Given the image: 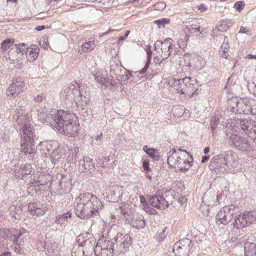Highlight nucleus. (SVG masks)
I'll use <instances>...</instances> for the list:
<instances>
[{
    "instance_id": "7c9ffc66",
    "label": "nucleus",
    "mask_w": 256,
    "mask_h": 256,
    "mask_svg": "<svg viewBox=\"0 0 256 256\" xmlns=\"http://www.w3.org/2000/svg\"><path fill=\"white\" fill-rule=\"evenodd\" d=\"M227 37L224 38V41L221 45L220 49L219 50L220 54L224 58H227L228 52L230 50V46L228 44V42L226 40Z\"/></svg>"
},
{
    "instance_id": "72a5a7b5",
    "label": "nucleus",
    "mask_w": 256,
    "mask_h": 256,
    "mask_svg": "<svg viewBox=\"0 0 256 256\" xmlns=\"http://www.w3.org/2000/svg\"><path fill=\"white\" fill-rule=\"evenodd\" d=\"M116 242L114 241V238L111 240H105L103 248H106L107 250H110L112 252H116Z\"/></svg>"
},
{
    "instance_id": "e2e57ef3",
    "label": "nucleus",
    "mask_w": 256,
    "mask_h": 256,
    "mask_svg": "<svg viewBox=\"0 0 256 256\" xmlns=\"http://www.w3.org/2000/svg\"><path fill=\"white\" fill-rule=\"evenodd\" d=\"M8 232V230H6V229H3L0 230V235L2 237L4 238V239H6L8 238V236L7 234H6V232Z\"/></svg>"
},
{
    "instance_id": "f8f14e48",
    "label": "nucleus",
    "mask_w": 256,
    "mask_h": 256,
    "mask_svg": "<svg viewBox=\"0 0 256 256\" xmlns=\"http://www.w3.org/2000/svg\"><path fill=\"white\" fill-rule=\"evenodd\" d=\"M85 235L86 236H84V238H86V239L81 242L80 241V243L82 247L84 248L86 256H89L91 255L94 252H95L96 248H94V245L96 240L90 233H86Z\"/></svg>"
},
{
    "instance_id": "c756f323",
    "label": "nucleus",
    "mask_w": 256,
    "mask_h": 256,
    "mask_svg": "<svg viewBox=\"0 0 256 256\" xmlns=\"http://www.w3.org/2000/svg\"><path fill=\"white\" fill-rule=\"evenodd\" d=\"M112 251L107 250L106 248H100L98 246H96V250H95L96 256H112Z\"/></svg>"
},
{
    "instance_id": "c9c22d12",
    "label": "nucleus",
    "mask_w": 256,
    "mask_h": 256,
    "mask_svg": "<svg viewBox=\"0 0 256 256\" xmlns=\"http://www.w3.org/2000/svg\"><path fill=\"white\" fill-rule=\"evenodd\" d=\"M15 40L14 38H7L3 40L1 44V48L3 50H6L12 46Z\"/></svg>"
},
{
    "instance_id": "052dcab7",
    "label": "nucleus",
    "mask_w": 256,
    "mask_h": 256,
    "mask_svg": "<svg viewBox=\"0 0 256 256\" xmlns=\"http://www.w3.org/2000/svg\"><path fill=\"white\" fill-rule=\"evenodd\" d=\"M150 62V61H148V60H147L146 63V64H145L144 66V68H142L140 71V74H144L146 72L147 70L148 69V68L149 67Z\"/></svg>"
},
{
    "instance_id": "5fc2aeb1",
    "label": "nucleus",
    "mask_w": 256,
    "mask_h": 256,
    "mask_svg": "<svg viewBox=\"0 0 256 256\" xmlns=\"http://www.w3.org/2000/svg\"><path fill=\"white\" fill-rule=\"evenodd\" d=\"M140 200L142 204H143V206H144V209L146 212H148V206L146 201L145 198L144 196H140Z\"/></svg>"
},
{
    "instance_id": "6ab92c4d",
    "label": "nucleus",
    "mask_w": 256,
    "mask_h": 256,
    "mask_svg": "<svg viewBox=\"0 0 256 256\" xmlns=\"http://www.w3.org/2000/svg\"><path fill=\"white\" fill-rule=\"evenodd\" d=\"M84 236L83 234L80 235L77 238L78 242L74 244L72 250V256H86L84 248L82 247L80 241L81 240V238H84Z\"/></svg>"
},
{
    "instance_id": "f3484780",
    "label": "nucleus",
    "mask_w": 256,
    "mask_h": 256,
    "mask_svg": "<svg viewBox=\"0 0 256 256\" xmlns=\"http://www.w3.org/2000/svg\"><path fill=\"white\" fill-rule=\"evenodd\" d=\"M28 210L30 214L34 216H42L45 213V209L40 202H32L28 204Z\"/></svg>"
},
{
    "instance_id": "49530a36",
    "label": "nucleus",
    "mask_w": 256,
    "mask_h": 256,
    "mask_svg": "<svg viewBox=\"0 0 256 256\" xmlns=\"http://www.w3.org/2000/svg\"><path fill=\"white\" fill-rule=\"evenodd\" d=\"M244 2L240 0L234 3V8L238 12H240L244 9Z\"/></svg>"
},
{
    "instance_id": "bb28decb",
    "label": "nucleus",
    "mask_w": 256,
    "mask_h": 256,
    "mask_svg": "<svg viewBox=\"0 0 256 256\" xmlns=\"http://www.w3.org/2000/svg\"><path fill=\"white\" fill-rule=\"evenodd\" d=\"M232 224L234 228L239 230L248 226L247 224H246L245 219H244V216H242V214H240L238 217L236 216Z\"/></svg>"
},
{
    "instance_id": "4be33fe9",
    "label": "nucleus",
    "mask_w": 256,
    "mask_h": 256,
    "mask_svg": "<svg viewBox=\"0 0 256 256\" xmlns=\"http://www.w3.org/2000/svg\"><path fill=\"white\" fill-rule=\"evenodd\" d=\"M242 216H244L246 220V224H247L248 226L253 224L256 222V211L244 212L242 214Z\"/></svg>"
},
{
    "instance_id": "79ce46f5",
    "label": "nucleus",
    "mask_w": 256,
    "mask_h": 256,
    "mask_svg": "<svg viewBox=\"0 0 256 256\" xmlns=\"http://www.w3.org/2000/svg\"><path fill=\"white\" fill-rule=\"evenodd\" d=\"M21 174L23 176L24 175L30 174L31 172V166L30 164H26L20 168Z\"/></svg>"
},
{
    "instance_id": "a18cd8bd",
    "label": "nucleus",
    "mask_w": 256,
    "mask_h": 256,
    "mask_svg": "<svg viewBox=\"0 0 256 256\" xmlns=\"http://www.w3.org/2000/svg\"><path fill=\"white\" fill-rule=\"evenodd\" d=\"M146 150V152L149 156L152 157V158H154L156 160V157L158 156V152L156 150L150 148H147V150Z\"/></svg>"
},
{
    "instance_id": "6e6552de",
    "label": "nucleus",
    "mask_w": 256,
    "mask_h": 256,
    "mask_svg": "<svg viewBox=\"0 0 256 256\" xmlns=\"http://www.w3.org/2000/svg\"><path fill=\"white\" fill-rule=\"evenodd\" d=\"M193 245L190 240L184 238L174 244L173 250L178 256H188Z\"/></svg>"
},
{
    "instance_id": "c85d7f7f",
    "label": "nucleus",
    "mask_w": 256,
    "mask_h": 256,
    "mask_svg": "<svg viewBox=\"0 0 256 256\" xmlns=\"http://www.w3.org/2000/svg\"><path fill=\"white\" fill-rule=\"evenodd\" d=\"M122 68V66L118 62H111L110 64V72L112 74L120 75Z\"/></svg>"
},
{
    "instance_id": "b1692460",
    "label": "nucleus",
    "mask_w": 256,
    "mask_h": 256,
    "mask_svg": "<svg viewBox=\"0 0 256 256\" xmlns=\"http://www.w3.org/2000/svg\"><path fill=\"white\" fill-rule=\"evenodd\" d=\"M131 224L133 227L138 228H142L145 226L144 218L142 216H134L132 218Z\"/></svg>"
},
{
    "instance_id": "0eeeda50",
    "label": "nucleus",
    "mask_w": 256,
    "mask_h": 256,
    "mask_svg": "<svg viewBox=\"0 0 256 256\" xmlns=\"http://www.w3.org/2000/svg\"><path fill=\"white\" fill-rule=\"evenodd\" d=\"M26 90L25 83L20 77L13 78L12 84L6 91V95L12 98H16Z\"/></svg>"
},
{
    "instance_id": "4468645a",
    "label": "nucleus",
    "mask_w": 256,
    "mask_h": 256,
    "mask_svg": "<svg viewBox=\"0 0 256 256\" xmlns=\"http://www.w3.org/2000/svg\"><path fill=\"white\" fill-rule=\"evenodd\" d=\"M25 110L24 106H20L18 108H16L14 110V118L16 120V122L20 126V128L22 130V123H25L26 122H32L28 118L26 114H24Z\"/></svg>"
},
{
    "instance_id": "5701e85b",
    "label": "nucleus",
    "mask_w": 256,
    "mask_h": 256,
    "mask_svg": "<svg viewBox=\"0 0 256 256\" xmlns=\"http://www.w3.org/2000/svg\"><path fill=\"white\" fill-rule=\"evenodd\" d=\"M244 249L246 256H256V244L246 242Z\"/></svg>"
},
{
    "instance_id": "0e129e2a",
    "label": "nucleus",
    "mask_w": 256,
    "mask_h": 256,
    "mask_svg": "<svg viewBox=\"0 0 256 256\" xmlns=\"http://www.w3.org/2000/svg\"><path fill=\"white\" fill-rule=\"evenodd\" d=\"M250 30L247 29L246 27L241 26L238 33L240 34H250L249 32Z\"/></svg>"
},
{
    "instance_id": "cd10ccee",
    "label": "nucleus",
    "mask_w": 256,
    "mask_h": 256,
    "mask_svg": "<svg viewBox=\"0 0 256 256\" xmlns=\"http://www.w3.org/2000/svg\"><path fill=\"white\" fill-rule=\"evenodd\" d=\"M96 46V42L91 38L88 42L82 44L81 46V50L84 53L89 52L93 50Z\"/></svg>"
},
{
    "instance_id": "338daca9",
    "label": "nucleus",
    "mask_w": 256,
    "mask_h": 256,
    "mask_svg": "<svg viewBox=\"0 0 256 256\" xmlns=\"http://www.w3.org/2000/svg\"><path fill=\"white\" fill-rule=\"evenodd\" d=\"M159 56H157L155 57L154 58V62L156 64H160L162 63V61L164 60H162V58H158Z\"/></svg>"
},
{
    "instance_id": "412c9836",
    "label": "nucleus",
    "mask_w": 256,
    "mask_h": 256,
    "mask_svg": "<svg viewBox=\"0 0 256 256\" xmlns=\"http://www.w3.org/2000/svg\"><path fill=\"white\" fill-rule=\"evenodd\" d=\"M94 79L102 87L104 86V88L113 86L112 83L110 82L109 84V78L105 77L100 72H96L94 75Z\"/></svg>"
},
{
    "instance_id": "1a4fd4ad",
    "label": "nucleus",
    "mask_w": 256,
    "mask_h": 256,
    "mask_svg": "<svg viewBox=\"0 0 256 256\" xmlns=\"http://www.w3.org/2000/svg\"><path fill=\"white\" fill-rule=\"evenodd\" d=\"M172 40L170 38H166L164 41L157 40L154 44V50L157 51V48L161 46V58L162 60H166L168 58L172 52L175 46L172 43Z\"/></svg>"
},
{
    "instance_id": "37998d69",
    "label": "nucleus",
    "mask_w": 256,
    "mask_h": 256,
    "mask_svg": "<svg viewBox=\"0 0 256 256\" xmlns=\"http://www.w3.org/2000/svg\"><path fill=\"white\" fill-rule=\"evenodd\" d=\"M250 124V122L247 119H244L240 120V125L242 127V129L244 130L249 131L248 128L250 127L249 124Z\"/></svg>"
},
{
    "instance_id": "7ed1b4c3",
    "label": "nucleus",
    "mask_w": 256,
    "mask_h": 256,
    "mask_svg": "<svg viewBox=\"0 0 256 256\" xmlns=\"http://www.w3.org/2000/svg\"><path fill=\"white\" fill-rule=\"evenodd\" d=\"M32 122H28L22 123L21 134L20 152L25 154H29L32 158L36 153L34 140Z\"/></svg>"
},
{
    "instance_id": "69168bd1",
    "label": "nucleus",
    "mask_w": 256,
    "mask_h": 256,
    "mask_svg": "<svg viewBox=\"0 0 256 256\" xmlns=\"http://www.w3.org/2000/svg\"><path fill=\"white\" fill-rule=\"evenodd\" d=\"M148 50H147V52H146L147 58H148V61H150L151 57H152V52L150 50V46H148Z\"/></svg>"
},
{
    "instance_id": "13d9d810",
    "label": "nucleus",
    "mask_w": 256,
    "mask_h": 256,
    "mask_svg": "<svg viewBox=\"0 0 256 256\" xmlns=\"http://www.w3.org/2000/svg\"><path fill=\"white\" fill-rule=\"evenodd\" d=\"M150 62V61H148V60H147L146 63V64H145L144 66V68H142L140 71V74H144L146 72L147 70L148 69V68L149 67Z\"/></svg>"
},
{
    "instance_id": "ddd939ff",
    "label": "nucleus",
    "mask_w": 256,
    "mask_h": 256,
    "mask_svg": "<svg viewBox=\"0 0 256 256\" xmlns=\"http://www.w3.org/2000/svg\"><path fill=\"white\" fill-rule=\"evenodd\" d=\"M148 204L155 208L164 210L168 208V202L160 195L150 196L148 200Z\"/></svg>"
},
{
    "instance_id": "c03bdc74",
    "label": "nucleus",
    "mask_w": 256,
    "mask_h": 256,
    "mask_svg": "<svg viewBox=\"0 0 256 256\" xmlns=\"http://www.w3.org/2000/svg\"><path fill=\"white\" fill-rule=\"evenodd\" d=\"M188 31L190 33L194 34L196 35L200 34L202 32L200 31V26H197L196 25H192L188 28Z\"/></svg>"
},
{
    "instance_id": "2f4dec72",
    "label": "nucleus",
    "mask_w": 256,
    "mask_h": 256,
    "mask_svg": "<svg viewBox=\"0 0 256 256\" xmlns=\"http://www.w3.org/2000/svg\"><path fill=\"white\" fill-rule=\"evenodd\" d=\"M220 114L218 113L217 114H215V115L211 118L210 126L213 134L216 132V128L220 123Z\"/></svg>"
},
{
    "instance_id": "aec40b11",
    "label": "nucleus",
    "mask_w": 256,
    "mask_h": 256,
    "mask_svg": "<svg viewBox=\"0 0 256 256\" xmlns=\"http://www.w3.org/2000/svg\"><path fill=\"white\" fill-rule=\"evenodd\" d=\"M40 52L39 48L36 45H32L27 49L26 57L30 62H34L38 57Z\"/></svg>"
},
{
    "instance_id": "f03ea898",
    "label": "nucleus",
    "mask_w": 256,
    "mask_h": 256,
    "mask_svg": "<svg viewBox=\"0 0 256 256\" xmlns=\"http://www.w3.org/2000/svg\"><path fill=\"white\" fill-rule=\"evenodd\" d=\"M79 88L76 84H70L64 87L60 93V98L70 102L74 101L76 109L80 114L86 117L90 112V109L88 108V100L86 96H82Z\"/></svg>"
},
{
    "instance_id": "a211bd4d",
    "label": "nucleus",
    "mask_w": 256,
    "mask_h": 256,
    "mask_svg": "<svg viewBox=\"0 0 256 256\" xmlns=\"http://www.w3.org/2000/svg\"><path fill=\"white\" fill-rule=\"evenodd\" d=\"M36 110H33L32 112L35 115L37 116L38 119L42 123H45L50 122L52 120V116H49L47 114L48 111L45 108H38L36 110V114L35 113Z\"/></svg>"
},
{
    "instance_id": "f257e3e1",
    "label": "nucleus",
    "mask_w": 256,
    "mask_h": 256,
    "mask_svg": "<svg viewBox=\"0 0 256 256\" xmlns=\"http://www.w3.org/2000/svg\"><path fill=\"white\" fill-rule=\"evenodd\" d=\"M77 206L76 210V214L81 218H89L97 216L103 204L102 202L90 192H85L80 194L76 198Z\"/></svg>"
},
{
    "instance_id": "423d86ee",
    "label": "nucleus",
    "mask_w": 256,
    "mask_h": 256,
    "mask_svg": "<svg viewBox=\"0 0 256 256\" xmlns=\"http://www.w3.org/2000/svg\"><path fill=\"white\" fill-rule=\"evenodd\" d=\"M52 120L50 121L51 125L55 127L58 132L60 128L67 125V122L76 118V116L74 114L69 112L63 110H58L56 113L51 114Z\"/></svg>"
},
{
    "instance_id": "774afa93",
    "label": "nucleus",
    "mask_w": 256,
    "mask_h": 256,
    "mask_svg": "<svg viewBox=\"0 0 256 256\" xmlns=\"http://www.w3.org/2000/svg\"><path fill=\"white\" fill-rule=\"evenodd\" d=\"M44 99L42 95H38L36 97L34 98V100L36 102H42Z\"/></svg>"
},
{
    "instance_id": "39448f33",
    "label": "nucleus",
    "mask_w": 256,
    "mask_h": 256,
    "mask_svg": "<svg viewBox=\"0 0 256 256\" xmlns=\"http://www.w3.org/2000/svg\"><path fill=\"white\" fill-rule=\"evenodd\" d=\"M234 162L232 156L228 154H221L214 156L209 164L210 168L217 174H224L230 170Z\"/></svg>"
},
{
    "instance_id": "e433bc0d",
    "label": "nucleus",
    "mask_w": 256,
    "mask_h": 256,
    "mask_svg": "<svg viewBox=\"0 0 256 256\" xmlns=\"http://www.w3.org/2000/svg\"><path fill=\"white\" fill-rule=\"evenodd\" d=\"M166 228H164L162 230H158V231L154 236L155 239L157 241L159 242H162L164 239V238L168 234V232H166Z\"/></svg>"
},
{
    "instance_id": "473e14b6",
    "label": "nucleus",
    "mask_w": 256,
    "mask_h": 256,
    "mask_svg": "<svg viewBox=\"0 0 256 256\" xmlns=\"http://www.w3.org/2000/svg\"><path fill=\"white\" fill-rule=\"evenodd\" d=\"M10 232L11 233V239L15 244H18V240L22 236L20 231L18 230L12 228Z\"/></svg>"
},
{
    "instance_id": "09e8293b",
    "label": "nucleus",
    "mask_w": 256,
    "mask_h": 256,
    "mask_svg": "<svg viewBox=\"0 0 256 256\" xmlns=\"http://www.w3.org/2000/svg\"><path fill=\"white\" fill-rule=\"evenodd\" d=\"M54 142H46L45 146L48 151V154L49 155L54 150V148H55L54 146Z\"/></svg>"
},
{
    "instance_id": "58836bf2",
    "label": "nucleus",
    "mask_w": 256,
    "mask_h": 256,
    "mask_svg": "<svg viewBox=\"0 0 256 256\" xmlns=\"http://www.w3.org/2000/svg\"><path fill=\"white\" fill-rule=\"evenodd\" d=\"M54 146L55 148H54V150L50 154V156H51L52 158L54 160H58L60 158L59 156V146L57 142L54 141Z\"/></svg>"
},
{
    "instance_id": "4c0bfd02",
    "label": "nucleus",
    "mask_w": 256,
    "mask_h": 256,
    "mask_svg": "<svg viewBox=\"0 0 256 256\" xmlns=\"http://www.w3.org/2000/svg\"><path fill=\"white\" fill-rule=\"evenodd\" d=\"M71 216L72 213L70 212L62 214H60L58 216L56 217V220H55L56 223L62 224L64 222V220H68V218H70Z\"/></svg>"
},
{
    "instance_id": "dca6fc26",
    "label": "nucleus",
    "mask_w": 256,
    "mask_h": 256,
    "mask_svg": "<svg viewBox=\"0 0 256 256\" xmlns=\"http://www.w3.org/2000/svg\"><path fill=\"white\" fill-rule=\"evenodd\" d=\"M230 138L232 141V144L236 148L240 150H243L246 148L248 142L243 137L232 134L230 136Z\"/></svg>"
},
{
    "instance_id": "f704fd0d",
    "label": "nucleus",
    "mask_w": 256,
    "mask_h": 256,
    "mask_svg": "<svg viewBox=\"0 0 256 256\" xmlns=\"http://www.w3.org/2000/svg\"><path fill=\"white\" fill-rule=\"evenodd\" d=\"M28 48H27L26 44L24 43H21L20 44H16L14 45V48L16 50V52L18 54H20L21 55L26 53V54L27 49Z\"/></svg>"
},
{
    "instance_id": "603ef678",
    "label": "nucleus",
    "mask_w": 256,
    "mask_h": 256,
    "mask_svg": "<svg viewBox=\"0 0 256 256\" xmlns=\"http://www.w3.org/2000/svg\"><path fill=\"white\" fill-rule=\"evenodd\" d=\"M226 214V212L224 210H220L216 214V220L217 222H220V220H222L224 216H225V214Z\"/></svg>"
},
{
    "instance_id": "680f3d73",
    "label": "nucleus",
    "mask_w": 256,
    "mask_h": 256,
    "mask_svg": "<svg viewBox=\"0 0 256 256\" xmlns=\"http://www.w3.org/2000/svg\"><path fill=\"white\" fill-rule=\"evenodd\" d=\"M142 167L144 168V170H146L147 172L150 171V170L149 166V162L147 160L143 161Z\"/></svg>"
},
{
    "instance_id": "864d4df0",
    "label": "nucleus",
    "mask_w": 256,
    "mask_h": 256,
    "mask_svg": "<svg viewBox=\"0 0 256 256\" xmlns=\"http://www.w3.org/2000/svg\"><path fill=\"white\" fill-rule=\"evenodd\" d=\"M238 102L236 98H234L229 100L228 104L232 107V109H234L238 104Z\"/></svg>"
},
{
    "instance_id": "20e7f679",
    "label": "nucleus",
    "mask_w": 256,
    "mask_h": 256,
    "mask_svg": "<svg viewBox=\"0 0 256 256\" xmlns=\"http://www.w3.org/2000/svg\"><path fill=\"white\" fill-rule=\"evenodd\" d=\"M167 162L170 166L178 168L180 170L185 171L190 168L192 158L186 150L174 149L171 154L168 157Z\"/></svg>"
},
{
    "instance_id": "de8ad7c7",
    "label": "nucleus",
    "mask_w": 256,
    "mask_h": 256,
    "mask_svg": "<svg viewBox=\"0 0 256 256\" xmlns=\"http://www.w3.org/2000/svg\"><path fill=\"white\" fill-rule=\"evenodd\" d=\"M154 7L155 10H162L166 8V4L163 2H160L154 4Z\"/></svg>"
},
{
    "instance_id": "ea45409f",
    "label": "nucleus",
    "mask_w": 256,
    "mask_h": 256,
    "mask_svg": "<svg viewBox=\"0 0 256 256\" xmlns=\"http://www.w3.org/2000/svg\"><path fill=\"white\" fill-rule=\"evenodd\" d=\"M58 254V250L54 244H50V246H48V248L46 251V254L48 256H56Z\"/></svg>"
},
{
    "instance_id": "4d7b16f0",
    "label": "nucleus",
    "mask_w": 256,
    "mask_h": 256,
    "mask_svg": "<svg viewBox=\"0 0 256 256\" xmlns=\"http://www.w3.org/2000/svg\"><path fill=\"white\" fill-rule=\"evenodd\" d=\"M150 62V61H148V60H147L146 63V64H145L144 66V68H142L140 71V74H144L146 72L147 70L148 69V68L149 67Z\"/></svg>"
},
{
    "instance_id": "393cba45",
    "label": "nucleus",
    "mask_w": 256,
    "mask_h": 256,
    "mask_svg": "<svg viewBox=\"0 0 256 256\" xmlns=\"http://www.w3.org/2000/svg\"><path fill=\"white\" fill-rule=\"evenodd\" d=\"M232 20H222L218 22L216 28L220 32H226L232 26Z\"/></svg>"
},
{
    "instance_id": "bf43d9fd",
    "label": "nucleus",
    "mask_w": 256,
    "mask_h": 256,
    "mask_svg": "<svg viewBox=\"0 0 256 256\" xmlns=\"http://www.w3.org/2000/svg\"><path fill=\"white\" fill-rule=\"evenodd\" d=\"M150 62V61H148V60H147L146 63V64H145L144 66V68H142L140 71V74H144L146 72L147 70L148 69V68L149 67Z\"/></svg>"
},
{
    "instance_id": "a878e982",
    "label": "nucleus",
    "mask_w": 256,
    "mask_h": 256,
    "mask_svg": "<svg viewBox=\"0 0 256 256\" xmlns=\"http://www.w3.org/2000/svg\"><path fill=\"white\" fill-rule=\"evenodd\" d=\"M184 78L179 80L172 79L169 80V84L172 83V88L176 90L178 93L181 94V90L184 86Z\"/></svg>"
},
{
    "instance_id": "9b49d317",
    "label": "nucleus",
    "mask_w": 256,
    "mask_h": 256,
    "mask_svg": "<svg viewBox=\"0 0 256 256\" xmlns=\"http://www.w3.org/2000/svg\"><path fill=\"white\" fill-rule=\"evenodd\" d=\"M184 87L181 90V94H187L190 96L198 93V84L196 82V80H192L191 78H184Z\"/></svg>"
},
{
    "instance_id": "2eb2a0df",
    "label": "nucleus",
    "mask_w": 256,
    "mask_h": 256,
    "mask_svg": "<svg viewBox=\"0 0 256 256\" xmlns=\"http://www.w3.org/2000/svg\"><path fill=\"white\" fill-rule=\"evenodd\" d=\"M66 124L67 125H65L62 128H60L59 132L69 136H76L78 134L79 125L74 122V120Z\"/></svg>"
},
{
    "instance_id": "3c124183",
    "label": "nucleus",
    "mask_w": 256,
    "mask_h": 256,
    "mask_svg": "<svg viewBox=\"0 0 256 256\" xmlns=\"http://www.w3.org/2000/svg\"><path fill=\"white\" fill-rule=\"evenodd\" d=\"M40 45L42 48L47 49L48 48V40L46 38H43L40 41Z\"/></svg>"
},
{
    "instance_id": "6e6d98bb",
    "label": "nucleus",
    "mask_w": 256,
    "mask_h": 256,
    "mask_svg": "<svg viewBox=\"0 0 256 256\" xmlns=\"http://www.w3.org/2000/svg\"><path fill=\"white\" fill-rule=\"evenodd\" d=\"M130 33V30H126L124 36H122L120 37L119 39L118 40V44H120L121 42H122L123 40H124L126 38V37L128 36Z\"/></svg>"
},
{
    "instance_id": "9d476101",
    "label": "nucleus",
    "mask_w": 256,
    "mask_h": 256,
    "mask_svg": "<svg viewBox=\"0 0 256 256\" xmlns=\"http://www.w3.org/2000/svg\"><path fill=\"white\" fill-rule=\"evenodd\" d=\"M116 242V252L117 253L124 252L131 246L132 244L131 237L128 234H118L114 238Z\"/></svg>"
},
{
    "instance_id": "8fccbe9b",
    "label": "nucleus",
    "mask_w": 256,
    "mask_h": 256,
    "mask_svg": "<svg viewBox=\"0 0 256 256\" xmlns=\"http://www.w3.org/2000/svg\"><path fill=\"white\" fill-rule=\"evenodd\" d=\"M231 219L232 216L230 214H226L225 216L222 218V220H220V224L226 225L231 220Z\"/></svg>"
},
{
    "instance_id": "a19ab883",
    "label": "nucleus",
    "mask_w": 256,
    "mask_h": 256,
    "mask_svg": "<svg viewBox=\"0 0 256 256\" xmlns=\"http://www.w3.org/2000/svg\"><path fill=\"white\" fill-rule=\"evenodd\" d=\"M154 23L158 25L159 28L161 27H164L166 24H168L170 23V20L168 18H162L154 21Z\"/></svg>"
}]
</instances>
